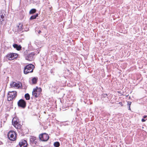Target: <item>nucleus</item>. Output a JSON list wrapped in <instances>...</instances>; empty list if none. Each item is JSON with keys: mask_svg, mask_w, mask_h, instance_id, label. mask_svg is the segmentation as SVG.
I'll return each instance as SVG.
<instances>
[{"mask_svg": "<svg viewBox=\"0 0 147 147\" xmlns=\"http://www.w3.org/2000/svg\"><path fill=\"white\" fill-rule=\"evenodd\" d=\"M34 68V66L32 64H30L26 65L24 67V74H26L29 73L33 72Z\"/></svg>", "mask_w": 147, "mask_h": 147, "instance_id": "f257e3e1", "label": "nucleus"}, {"mask_svg": "<svg viewBox=\"0 0 147 147\" xmlns=\"http://www.w3.org/2000/svg\"><path fill=\"white\" fill-rule=\"evenodd\" d=\"M20 128H17L18 132L21 136H24L26 134H28L29 131L28 129L25 127H23L22 125Z\"/></svg>", "mask_w": 147, "mask_h": 147, "instance_id": "f03ea898", "label": "nucleus"}, {"mask_svg": "<svg viewBox=\"0 0 147 147\" xmlns=\"http://www.w3.org/2000/svg\"><path fill=\"white\" fill-rule=\"evenodd\" d=\"M39 140L40 142H45L47 141L49 138V135L46 133H41L39 135Z\"/></svg>", "mask_w": 147, "mask_h": 147, "instance_id": "7ed1b4c3", "label": "nucleus"}, {"mask_svg": "<svg viewBox=\"0 0 147 147\" xmlns=\"http://www.w3.org/2000/svg\"><path fill=\"white\" fill-rule=\"evenodd\" d=\"M17 96V92L16 91H9L8 92L7 96V100L9 101L15 99Z\"/></svg>", "mask_w": 147, "mask_h": 147, "instance_id": "20e7f679", "label": "nucleus"}, {"mask_svg": "<svg viewBox=\"0 0 147 147\" xmlns=\"http://www.w3.org/2000/svg\"><path fill=\"white\" fill-rule=\"evenodd\" d=\"M17 134L14 131L11 130L8 133L7 136L10 140L14 141L16 140Z\"/></svg>", "mask_w": 147, "mask_h": 147, "instance_id": "39448f33", "label": "nucleus"}, {"mask_svg": "<svg viewBox=\"0 0 147 147\" xmlns=\"http://www.w3.org/2000/svg\"><path fill=\"white\" fill-rule=\"evenodd\" d=\"M17 105L19 108L24 109L26 107V102L24 100L21 99L18 101Z\"/></svg>", "mask_w": 147, "mask_h": 147, "instance_id": "423d86ee", "label": "nucleus"}, {"mask_svg": "<svg viewBox=\"0 0 147 147\" xmlns=\"http://www.w3.org/2000/svg\"><path fill=\"white\" fill-rule=\"evenodd\" d=\"M18 55L17 53H9L6 56L7 59L9 60L16 59L18 57Z\"/></svg>", "mask_w": 147, "mask_h": 147, "instance_id": "0eeeda50", "label": "nucleus"}, {"mask_svg": "<svg viewBox=\"0 0 147 147\" xmlns=\"http://www.w3.org/2000/svg\"><path fill=\"white\" fill-rule=\"evenodd\" d=\"M20 121L18 117L16 116L14 117L12 120V124L14 127L17 128H20L21 126V124H20Z\"/></svg>", "mask_w": 147, "mask_h": 147, "instance_id": "6e6552de", "label": "nucleus"}, {"mask_svg": "<svg viewBox=\"0 0 147 147\" xmlns=\"http://www.w3.org/2000/svg\"><path fill=\"white\" fill-rule=\"evenodd\" d=\"M37 86L33 89L32 92V96L31 97V99L32 102H36L37 100Z\"/></svg>", "mask_w": 147, "mask_h": 147, "instance_id": "1a4fd4ad", "label": "nucleus"}, {"mask_svg": "<svg viewBox=\"0 0 147 147\" xmlns=\"http://www.w3.org/2000/svg\"><path fill=\"white\" fill-rule=\"evenodd\" d=\"M34 55V52H30L25 58L26 60L31 61L33 60V57Z\"/></svg>", "mask_w": 147, "mask_h": 147, "instance_id": "9d476101", "label": "nucleus"}, {"mask_svg": "<svg viewBox=\"0 0 147 147\" xmlns=\"http://www.w3.org/2000/svg\"><path fill=\"white\" fill-rule=\"evenodd\" d=\"M19 145L20 147H27L28 144L26 140H21L19 143Z\"/></svg>", "mask_w": 147, "mask_h": 147, "instance_id": "9b49d317", "label": "nucleus"}, {"mask_svg": "<svg viewBox=\"0 0 147 147\" xmlns=\"http://www.w3.org/2000/svg\"><path fill=\"white\" fill-rule=\"evenodd\" d=\"M17 30L15 32H17L16 33V34L18 33L20 34L22 33L21 31L23 29V24L21 23H19L18 25H17Z\"/></svg>", "mask_w": 147, "mask_h": 147, "instance_id": "f8f14e48", "label": "nucleus"}, {"mask_svg": "<svg viewBox=\"0 0 147 147\" xmlns=\"http://www.w3.org/2000/svg\"><path fill=\"white\" fill-rule=\"evenodd\" d=\"M31 138L30 139V144L32 146H34L36 144L37 141H36V138L34 136H31Z\"/></svg>", "mask_w": 147, "mask_h": 147, "instance_id": "ddd939ff", "label": "nucleus"}, {"mask_svg": "<svg viewBox=\"0 0 147 147\" xmlns=\"http://www.w3.org/2000/svg\"><path fill=\"white\" fill-rule=\"evenodd\" d=\"M42 89L41 88H38L37 87V100H40V97H40L42 95L41 93L42 92Z\"/></svg>", "mask_w": 147, "mask_h": 147, "instance_id": "4468645a", "label": "nucleus"}, {"mask_svg": "<svg viewBox=\"0 0 147 147\" xmlns=\"http://www.w3.org/2000/svg\"><path fill=\"white\" fill-rule=\"evenodd\" d=\"M13 48L16 49L18 51H20L21 50L22 47L20 45H18L17 44H14L13 45Z\"/></svg>", "mask_w": 147, "mask_h": 147, "instance_id": "2eb2a0df", "label": "nucleus"}, {"mask_svg": "<svg viewBox=\"0 0 147 147\" xmlns=\"http://www.w3.org/2000/svg\"><path fill=\"white\" fill-rule=\"evenodd\" d=\"M41 80L43 81V83L46 82L48 80V77L46 75H43L41 76Z\"/></svg>", "mask_w": 147, "mask_h": 147, "instance_id": "dca6fc26", "label": "nucleus"}, {"mask_svg": "<svg viewBox=\"0 0 147 147\" xmlns=\"http://www.w3.org/2000/svg\"><path fill=\"white\" fill-rule=\"evenodd\" d=\"M30 52V51L29 50H26L23 53V55L24 58L27 56Z\"/></svg>", "mask_w": 147, "mask_h": 147, "instance_id": "f3484780", "label": "nucleus"}, {"mask_svg": "<svg viewBox=\"0 0 147 147\" xmlns=\"http://www.w3.org/2000/svg\"><path fill=\"white\" fill-rule=\"evenodd\" d=\"M31 80L32 82L31 84H35L37 83V78L36 77H34Z\"/></svg>", "mask_w": 147, "mask_h": 147, "instance_id": "a211bd4d", "label": "nucleus"}, {"mask_svg": "<svg viewBox=\"0 0 147 147\" xmlns=\"http://www.w3.org/2000/svg\"><path fill=\"white\" fill-rule=\"evenodd\" d=\"M36 11V10L35 9H32L30 10L29 11L30 14H33L35 13Z\"/></svg>", "mask_w": 147, "mask_h": 147, "instance_id": "6ab92c4d", "label": "nucleus"}, {"mask_svg": "<svg viewBox=\"0 0 147 147\" xmlns=\"http://www.w3.org/2000/svg\"><path fill=\"white\" fill-rule=\"evenodd\" d=\"M25 98L27 100H29L30 98V96L29 94L28 93H26L24 96Z\"/></svg>", "mask_w": 147, "mask_h": 147, "instance_id": "aec40b11", "label": "nucleus"}, {"mask_svg": "<svg viewBox=\"0 0 147 147\" xmlns=\"http://www.w3.org/2000/svg\"><path fill=\"white\" fill-rule=\"evenodd\" d=\"M53 145L55 147H59L60 146V144L59 142H54Z\"/></svg>", "mask_w": 147, "mask_h": 147, "instance_id": "412c9836", "label": "nucleus"}, {"mask_svg": "<svg viewBox=\"0 0 147 147\" xmlns=\"http://www.w3.org/2000/svg\"><path fill=\"white\" fill-rule=\"evenodd\" d=\"M37 17V14H36L35 15L32 16L30 18V20H32L36 19Z\"/></svg>", "mask_w": 147, "mask_h": 147, "instance_id": "4be33fe9", "label": "nucleus"}, {"mask_svg": "<svg viewBox=\"0 0 147 147\" xmlns=\"http://www.w3.org/2000/svg\"><path fill=\"white\" fill-rule=\"evenodd\" d=\"M14 87H19L20 86V84L19 83H17L15 82V83H14Z\"/></svg>", "mask_w": 147, "mask_h": 147, "instance_id": "5701e85b", "label": "nucleus"}, {"mask_svg": "<svg viewBox=\"0 0 147 147\" xmlns=\"http://www.w3.org/2000/svg\"><path fill=\"white\" fill-rule=\"evenodd\" d=\"M55 70V68H53L50 71L51 73L52 74H53V75H54Z\"/></svg>", "mask_w": 147, "mask_h": 147, "instance_id": "b1692460", "label": "nucleus"}, {"mask_svg": "<svg viewBox=\"0 0 147 147\" xmlns=\"http://www.w3.org/2000/svg\"><path fill=\"white\" fill-rule=\"evenodd\" d=\"M108 95L107 94L103 93L102 95V96L103 98H105L107 96H108Z\"/></svg>", "mask_w": 147, "mask_h": 147, "instance_id": "393cba45", "label": "nucleus"}, {"mask_svg": "<svg viewBox=\"0 0 147 147\" xmlns=\"http://www.w3.org/2000/svg\"><path fill=\"white\" fill-rule=\"evenodd\" d=\"M14 83H15V82H13L12 83H11L10 84V86L11 87H14Z\"/></svg>", "mask_w": 147, "mask_h": 147, "instance_id": "a878e982", "label": "nucleus"}, {"mask_svg": "<svg viewBox=\"0 0 147 147\" xmlns=\"http://www.w3.org/2000/svg\"><path fill=\"white\" fill-rule=\"evenodd\" d=\"M131 103V102H128L127 104V106L128 107H130Z\"/></svg>", "mask_w": 147, "mask_h": 147, "instance_id": "bb28decb", "label": "nucleus"}, {"mask_svg": "<svg viewBox=\"0 0 147 147\" xmlns=\"http://www.w3.org/2000/svg\"><path fill=\"white\" fill-rule=\"evenodd\" d=\"M4 15H5V14H4V15H3V13H2V15H1V18L2 19L4 18Z\"/></svg>", "mask_w": 147, "mask_h": 147, "instance_id": "cd10ccee", "label": "nucleus"}, {"mask_svg": "<svg viewBox=\"0 0 147 147\" xmlns=\"http://www.w3.org/2000/svg\"><path fill=\"white\" fill-rule=\"evenodd\" d=\"M44 147H51L50 144L44 146Z\"/></svg>", "mask_w": 147, "mask_h": 147, "instance_id": "c85d7f7f", "label": "nucleus"}, {"mask_svg": "<svg viewBox=\"0 0 147 147\" xmlns=\"http://www.w3.org/2000/svg\"><path fill=\"white\" fill-rule=\"evenodd\" d=\"M146 121V119H144V118H142V122H144L145 121Z\"/></svg>", "mask_w": 147, "mask_h": 147, "instance_id": "c756f323", "label": "nucleus"}, {"mask_svg": "<svg viewBox=\"0 0 147 147\" xmlns=\"http://www.w3.org/2000/svg\"><path fill=\"white\" fill-rule=\"evenodd\" d=\"M39 123L40 125H41V126H42L43 125L42 123H41V122L40 121H39Z\"/></svg>", "mask_w": 147, "mask_h": 147, "instance_id": "7c9ffc66", "label": "nucleus"}, {"mask_svg": "<svg viewBox=\"0 0 147 147\" xmlns=\"http://www.w3.org/2000/svg\"><path fill=\"white\" fill-rule=\"evenodd\" d=\"M143 117L144 119L146 118L147 117V116L146 115H145Z\"/></svg>", "mask_w": 147, "mask_h": 147, "instance_id": "2f4dec72", "label": "nucleus"}, {"mask_svg": "<svg viewBox=\"0 0 147 147\" xmlns=\"http://www.w3.org/2000/svg\"><path fill=\"white\" fill-rule=\"evenodd\" d=\"M119 104L120 105H121V106H123V105L122 104V102H119Z\"/></svg>", "mask_w": 147, "mask_h": 147, "instance_id": "473e14b6", "label": "nucleus"}, {"mask_svg": "<svg viewBox=\"0 0 147 147\" xmlns=\"http://www.w3.org/2000/svg\"><path fill=\"white\" fill-rule=\"evenodd\" d=\"M3 144V143L1 141H0V145H2Z\"/></svg>", "mask_w": 147, "mask_h": 147, "instance_id": "72a5a7b5", "label": "nucleus"}, {"mask_svg": "<svg viewBox=\"0 0 147 147\" xmlns=\"http://www.w3.org/2000/svg\"><path fill=\"white\" fill-rule=\"evenodd\" d=\"M52 7H49V9L50 10V11H51L52 10Z\"/></svg>", "mask_w": 147, "mask_h": 147, "instance_id": "f704fd0d", "label": "nucleus"}, {"mask_svg": "<svg viewBox=\"0 0 147 147\" xmlns=\"http://www.w3.org/2000/svg\"><path fill=\"white\" fill-rule=\"evenodd\" d=\"M38 34H40V33H41V32L40 30H39L38 31Z\"/></svg>", "mask_w": 147, "mask_h": 147, "instance_id": "c9c22d12", "label": "nucleus"}, {"mask_svg": "<svg viewBox=\"0 0 147 147\" xmlns=\"http://www.w3.org/2000/svg\"><path fill=\"white\" fill-rule=\"evenodd\" d=\"M5 21V19L4 18H3V19H2V21H1V22H2V21Z\"/></svg>", "mask_w": 147, "mask_h": 147, "instance_id": "e433bc0d", "label": "nucleus"}, {"mask_svg": "<svg viewBox=\"0 0 147 147\" xmlns=\"http://www.w3.org/2000/svg\"><path fill=\"white\" fill-rule=\"evenodd\" d=\"M128 110H131V109L130 108V107H128Z\"/></svg>", "mask_w": 147, "mask_h": 147, "instance_id": "4c0bfd02", "label": "nucleus"}, {"mask_svg": "<svg viewBox=\"0 0 147 147\" xmlns=\"http://www.w3.org/2000/svg\"><path fill=\"white\" fill-rule=\"evenodd\" d=\"M22 35H23L22 34H20L19 35V36L20 37V36H22Z\"/></svg>", "mask_w": 147, "mask_h": 147, "instance_id": "58836bf2", "label": "nucleus"}, {"mask_svg": "<svg viewBox=\"0 0 147 147\" xmlns=\"http://www.w3.org/2000/svg\"><path fill=\"white\" fill-rule=\"evenodd\" d=\"M39 53V52H37V54H38V53Z\"/></svg>", "mask_w": 147, "mask_h": 147, "instance_id": "ea45409f", "label": "nucleus"}, {"mask_svg": "<svg viewBox=\"0 0 147 147\" xmlns=\"http://www.w3.org/2000/svg\"><path fill=\"white\" fill-rule=\"evenodd\" d=\"M60 102H61V103H62V101H61V100H60Z\"/></svg>", "mask_w": 147, "mask_h": 147, "instance_id": "a19ab883", "label": "nucleus"}, {"mask_svg": "<svg viewBox=\"0 0 147 147\" xmlns=\"http://www.w3.org/2000/svg\"><path fill=\"white\" fill-rule=\"evenodd\" d=\"M37 17H38V13H37Z\"/></svg>", "mask_w": 147, "mask_h": 147, "instance_id": "79ce46f5", "label": "nucleus"}, {"mask_svg": "<svg viewBox=\"0 0 147 147\" xmlns=\"http://www.w3.org/2000/svg\"><path fill=\"white\" fill-rule=\"evenodd\" d=\"M67 71H69V70H68Z\"/></svg>", "mask_w": 147, "mask_h": 147, "instance_id": "37998d69", "label": "nucleus"}, {"mask_svg": "<svg viewBox=\"0 0 147 147\" xmlns=\"http://www.w3.org/2000/svg\"><path fill=\"white\" fill-rule=\"evenodd\" d=\"M21 85L22 86V84L21 83Z\"/></svg>", "mask_w": 147, "mask_h": 147, "instance_id": "c03bdc74", "label": "nucleus"}, {"mask_svg": "<svg viewBox=\"0 0 147 147\" xmlns=\"http://www.w3.org/2000/svg\"><path fill=\"white\" fill-rule=\"evenodd\" d=\"M146 119L147 120V119Z\"/></svg>", "mask_w": 147, "mask_h": 147, "instance_id": "a18cd8bd", "label": "nucleus"}]
</instances>
